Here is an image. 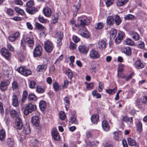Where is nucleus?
<instances>
[{"label":"nucleus","instance_id":"nucleus-1","mask_svg":"<svg viewBox=\"0 0 147 147\" xmlns=\"http://www.w3.org/2000/svg\"><path fill=\"white\" fill-rule=\"evenodd\" d=\"M90 23L89 19L84 16L79 18L78 23L75 25L79 29L80 34L85 38H88L90 36V34L85 28V25H88Z\"/></svg>","mask_w":147,"mask_h":147},{"label":"nucleus","instance_id":"nucleus-2","mask_svg":"<svg viewBox=\"0 0 147 147\" xmlns=\"http://www.w3.org/2000/svg\"><path fill=\"white\" fill-rule=\"evenodd\" d=\"M26 42L28 43L31 44H34V43L33 38L32 36L27 35L26 38ZM26 41L23 39L21 41L20 45L22 48L23 50L26 49Z\"/></svg>","mask_w":147,"mask_h":147},{"label":"nucleus","instance_id":"nucleus-3","mask_svg":"<svg viewBox=\"0 0 147 147\" xmlns=\"http://www.w3.org/2000/svg\"><path fill=\"white\" fill-rule=\"evenodd\" d=\"M36 109V107L35 105L32 104H29L27 105L26 107V109L24 111V114L28 115L30 113H31L33 111H35Z\"/></svg>","mask_w":147,"mask_h":147},{"label":"nucleus","instance_id":"nucleus-4","mask_svg":"<svg viewBox=\"0 0 147 147\" xmlns=\"http://www.w3.org/2000/svg\"><path fill=\"white\" fill-rule=\"evenodd\" d=\"M18 71L21 74L25 76H28L31 74V71L25 67H20L17 69Z\"/></svg>","mask_w":147,"mask_h":147},{"label":"nucleus","instance_id":"nucleus-5","mask_svg":"<svg viewBox=\"0 0 147 147\" xmlns=\"http://www.w3.org/2000/svg\"><path fill=\"white\" fill-rule=\"evenodd\" d=\"M45 49L47 52H51L54 48V45L51 40H48L44 42Z\"/></svg>","mask_w":147,"mask_h":147},{"label":"nucleus","instance_id":"nucleus-6","mask_svg":"<svg viewBox=\"0 0 147 147\" xmlns=\"http://www.w3.org/2000/svg\"><path fill=\"white\" fill-rule=\"evenodd\" d=\"M42 48L40 45L36 46L33 51V55L35 57H40L42 55Z\"/></svg>","mask_w":147,"mask_h":147},{"label":"nucleus","instance_id":"nucleus-7","mask_svg":"<svg viewBox=\"0 0 147 147\" xmlns=\"http://www.w3.org/2000/svg\"><path fill=\"white\" fill-rule=\"evenodd\" d=\"M10 83L9 80H7L2 81L0 84V89L2 91H5L7 88V86Z\"/></svg>","mask_w":147,"mask_h":147},{"label":"nucleus","instance_id":"nucleus-8","mask_svg":"<svg viewBox=\"0 0 147 147\" xmlns=\"http://www.w3.org/2000/svg\"><path fill=\"white\" fill-rule=\"evenodd\" d=\"M89 56L92 59H96L100 57V55L97 51L92 49L90 52Z\"/></svg>","mask_w":147,"mask_h":147},{"label":"nucleus","instance_id":"nucleus-9","mask_svg":"<svg viewBox=\"0 0 147 147\" xmlns=\"http://www.w3.org/2000/svg\"><path fill=\"white\" fill-rule=\"evenodd\" d=\"M19 35V32H17L10 35L8 38V40L11 42H14L17 39Z\"/></svg>","mask_w":147,"mask_h":147},{"label":"nucleus","instance_id":"nucleus-10","mask_svg":"<svg viewBox=\"0 0 147 147\" xmlns=\"http://www.w3.org/2000/svg\"><path fill=\"white\" fill-rule=\"evenodd\" d=\"M125 35L124 33L122 31L118 32L117 36L115 39V42L117 44L119 43L123 40Z\"/></svg>","mask_w":147,"mask_h":147},{"label":"nucleus","instance_id":"nucleus-11","mask_svg":"<svg viewBox=\"0 0 147 147\" xmlns=\"http://www.w3.org/2000/svg\"><path fill=\"white\" fill-rule=\"evenodd\" d=\"M1 53L5 58L7 59L11 56V53L6 49L3 48L1 51Z\"/></svg>","mask_w":147,"mask_h":147},{"label":"nucleus","instance_id":"nucleus-12","mask_svg":"<svg viewBox=\"0 0 147 147\" xmlns=\"http://www.w3.org/2000/svg\"><path fill=\"white\" fill-rule=\"evenodd\" d=\"M121 51L122 53L125 54L127 56L130 55L131 53V49L129 47H124L122 48Z\"/></svg>","mask_w":147,"mask_h":147},{"label":"nucleus","instance_id":"nucleus-13","mask_svg":"<svg viewBox=\"0 0 147 147\" xmlns=\"http://www.w3.org/2000/svg\"><path fill=\"white\" fill-rule=\"evenodd\" d=\"M47 68V65L46 64L40 65H38L36 68L37 72H44Z\"/></svg>","mask_w":147,"mask_h":147},{"label":"nucleus","instance_id":"nucleus-14","mask_svg":"<svg viewBox=\"0 0 147 147\" xmlns=\"http://www.w3.org/2000/svg\"><path fill=\"white\" fill-rule=\"evenodd\" d=\"M107 45V43L104 40H102L98 43L97 47L100 50L105 49Z\"/></svg>","mask_w":147,"mask_h":147},{"label":"nucleus","instance_id":"nucleus-15","mask_svg":"<svg viewBox=\"0 0 147 147\" xmlns=\"http://www.w3.org/2000/svg\"><path fill=\"white\" fill-rule=\"evenodd\" d=\"M12 105L15 107H17L19 105V102L16 95L14 94L13 95L12 98Z\"/></svg>","mask_w":147,"mask_h":147},{"label":"nucleus","instance_id":"nucleus-16","mask_svg":"<svg viewBox=\"0 0 147 147\" xmlns=\"http://www.w3.org/2000/svg\"><path fill=\"white\" fill-rule=\"evenodd\" d=\"M79 51L84 54L87 53L88 51V48L84 45H80L78 48Z\"/></svg>","mask_w":147,"mask_h":147},{"label":"nucleus","instance_id":"nucleus-17","mask_svg":"<svg viewBox=\"0 0 147 147\" xmlns=\"http://www.w3.org/2000/svg\"><path fill=\"white\" fill-rule=\"evenodd\" d=\"M31 122L35 126H37L39 125V117L37 116H34L32 118Z\"/></svg>","mask_w":147,"mask_h":147},{"label":"nucleus","instance_id":"nucleus-18","mask_svg":"<svg viewBox=\"0 0 147 147\" xmlns=\"http://www.w3.org/2000/svg\"><path fill=\"white\" fill-rule=\"evenodd\" d=\"M102 128L104 131H108L110 129L109 124L108 122L105 120H104L102 123Z\"/></svg>","mask_w":147,"mask_h":147},{"label":"nucleus","instance_id":"nucleus-19","mask_svg":"<svg viewBox=\"0 0 147 147\" xmlns=\"http://www.w3.org/2000/svg\"><path fill=\"white\" fill-rule=\"evenodd\" d=\"M43 11L44 14L46 17H49L51 15V9L48 7H46L44 8Z\"/></svg>","mask_w":147,"mask_h":147},{"label":"nucleus","instance_id":"nucleus-20","mask_svg":"<svg viewBox=\"0 0 147 147\" xmlns=\"http://www.w3.org/2000/svg\"><path fill=\"white\" fill-rule=\"evenodd\" d=\"M134 65L136 68L138 69H142L144 68V66L143 63L139 60L136 61Z\"/></svg>","mask_w":147,"mask_h":147},{"label":"nucleus","instance_id":"nucleus-21","mask_svg":"<svg viewBox=\"0 0 147 147\" xmlns=\"http://www.w3.org/2000/svg\"><path fill=\"white\" fill-rule=\"evenodd\" d=\"M51 134L53 138H59L58 132L55 128H53L52 129Z\"/></svg>","mask_w":147,"mask_h":147},{"label":"nucleus","instance_id":"nucleus-22","mask_svg":"<svg viewBox=\"0 0 147 147\" xmlns=\"http://www.w3.org/2000/svg\"><path fill=\"white\" fill-rule=\"evenodd\" d=\"M20 113L19 111H16L15 110H11L10 112V116L12 118H14V117H16L18 116L20 114Z\"/></svg>","mask_w":147,"mask_h":147},{"label":"nucleus","instance_id":"nucleus-23","mask_svg":"<svg viewBox=\"0 0 147 147\" xmlns=\"http://www.w3.org/2000/svg\"><path fill=\"white\" fill-rule=\"evenodd\" d=\"M56 36L57 38V43H60L63 38V33L60 31L59 32L56 33Z\"/></svg>","mask_w":147,"mask_h":147},{"label":"nucleus","instance_id":"nucleus-24","mask_svg":"<svg viewBox=\"0 0 147 147\" xmlns=\"http://www.w3.org/2000/svg\"><path fill=\"white\" fill-rule=\"evenodd\" d=\"M26 11L28 13L32 14L35 13L37 11V9L34 7L27 8L26 9Z\"/></svg>","mask_w":147,"mask_h":147},{"label":"nucleus","instance_id":"nucleus-25","mask_svg":"<svg viewBox=\"0 0 147 147\" xmlns=\"http://www.w3.org/2000/svg\"><path fill=\"white\" fill-rule=\"evenodd\" d=\"M123 44L133 46L134 44V42L131 39L127 38L123 41Z\"/></svg>","mask_w":147,"mask_h":147},{"label":"nucleus","instance_id":"nucleus-26","mask_svg":"<svg viewBox=\"0 0 147 147\" xmlns=\"http://www.w3.org/2000/svg\"><path fill=\"white\" fill-rule=\"evenodd\" d=\"M117 33V31L114 28L111 29L110 31V38L111 39H113L115 37Z\"/></svg>","mask_w":147,"mask_h":147},{"label":"nucleus","instance_id":"nucleus-27","mask_svg":"<svg viewBox=\"0 0 147 147\" xmlns=\"http://www.w3.org/2000/svg\"><path fill=\"white\" fill-rule=\"evenodd\" d=\"M39 106L40 110L44 111L46 109V104L45 102L43 100H41L39 103Z\"/></svg>","mask_w":147,"mask_h":147},{"label":"nucleus","instance_id":"nucleus-28","mask_svg":"<svg viewBox=\"0 0 147 147\" xmlns=\"http://www.w3.org/2000/svg\"><path fill=\"white\" fill-rule=\"evenodd\" d=\"M114 17L110 16L107 17V22L108 25H111L114 23Z\"/></svg>","mask_w":147,"mask_h":147},{"label":"nucleus","instance_id":"nucleus-29","mask_svg":"<svg viewBox=\"0 0 147 147\" xmlns=\"http://www.w3.org/2000/svg\"><path fill=\"white\" fill-rule=\"evenodd\" d=\"M129 0H118L117 2V6H122L126 4L128 2Z\"/></svg>","mask_w":147,"mask_h":147},{"label":"nucleus","instance_id":"nucleus-30","mask_svg":"<svg viewBox=\"0 0 147 147\" xmlns=\"http://www.w3.org/2000/svg\"><path fill=\"white\" fill-rule=\"evenodd\" d=\"M129 145L130 146H134L136 144V142L134 139L128 138Z\"/></svg>","mask_w":147,"mask_h":147},{"label":"nucleus","instance_id":"nucleus-31","mask_svg":"<svg viewBox=\"0 0 147 147\" xmlns=\"http://www.w3.org/2000/svg\"><path fill=\"white\" fill-rule=\"evenodd\" d=\"M136 125L137 127V130L138 132H141L142 130V123L138 121L136 123Z\"/></svg>","mask_w":147,"mask_h":147},{"label":"nucleus","instance_id":"nucleus-32","mask_svg":"<svg viewBox=\"0 0 147 147\" xmlns=\"http://www.w3.org/2000/svg\"><path fill=\"white\" fill-rule=\"evenodd\" d=\"M123 121L127 123H128L131 125H132L133 122L132 118L131 117L128 118L127 117L125 116L123 118Z\"/></svg>","mask_w":147,"mask_h":147},{"label":"nucleus","instance_id":"nucleus-33","mask_svg":"<svg viewBox=\"0 0 147 147\" xmlns=\"http://www.w3.org/2000/svg\"><path fill=\"white\" fill-rule=\"evenodd\" d=\"M131 35L133 38L136 40H137L140 39V36L138 34L135 32H131Z\"/></svg>","mask_w":147,"mask_h":147},{"label":"nucleus","instance_id":"nucleus-34","mask_svg":"<svg viewBox=\"0 0 147 147\" xmlns=\"http://www.w3.org/2000/svg\"><path fill=\"white\" fill-rule=\"evenodd\" d=\"M98 119V116L97 114L93 115L91 116V120L92 122L94 123L97 122Z\"/></svg>","mask_w":147,"mask_h":147},{"label":"nucleus","instance_id":"nucleus-35","mask_svg":"<svg viewBox=\"0 0 147 147\" xmlns=\"http://www.w3.org/2000/svg\"><path fill=\"white\" fill-rule=\"evenodd\" d=\"M69 121L71 123H74L75 124H77L78 123V121H76V117L75 115L70 116Z\"/></svg>","mask_w":147,"mask_h":147},{"label":"nucleus","instance_id":"nucleus-36","mask_svg":"<svg viewBox=\"0 0 147 147\" xmlns=\"http://www.w3.org/2000/svg\"><path fill=\"white\" fill-rule=\"evenodd\" d=\"M65 74L67 76L69 79H71L73 77V74L72 71L69 69L66 70L65 73Z\"/></svg>","mask_w":147,"mask_h":147},{"label":"nucleus","instance_id":"nucleus-37","mask_svg":"<svg viewBox=\"0 0 147 147\" xmlns=\"http://www.w3.org/2000/svg\"><path fill=\"white\" fill-rule=\"evenodd\" d=\"M30 132L31 131L29 127L27 125H26L24 127L23 132L25 134H29L30 133Z\"/></svg>","mask_w":147,"mask_h":147},{"label":"nucleus","instance_id":"nucleus-38","mask_svg":"<svg viewBox=\"0 0 147 147\" xmlns=\"http://www.w3.org/2000/svg\"><path fill=\"white\" fill-rule=\"evenodd\" d=\"M114 17V22H115L116 25H119L121 22L120 17L118 15H115Z\"/></svg>","mask_w":147,"mask_h":147},{"label":"nucleus","instance_id":"nucleus-39","mask_svg":"<svg viewBox=\"0 0 147 147\" xmlns=\"http://www.w3.org/2000/svg\"><path fill=\"white\" fill-rule=\"evenodd\" d=\"M36 27L38 30H45L46 28L45 27L42 26L40 24L36 22L35 24Z\"/></svg>","mask_w":147,"mask_h":147},{"label":"nucleus","instance_id":"nucleus-40","mask_svg":"<svg viewBox=\"0 0 147 147\" xmlns=\"http://www.w3.org/2000/svg\"><path fill=\"white\" fill-rule=\"evenodd\" d=\"M38 21L42 23H46L47 22H49V21L47 19H45L43 17L40 16H38Z\"/></svg>","mask_w":147,"mask_h":147},{"label":"nucleus","instance_id":"nucleus-41","mask_svg":"<svg viewBox=\"0 0 147 147\" xmlns=\"http://www.w3.org/2000/svg\"><path fill=\"white\" fill-rule=\"evenodd\" d=\"M12 87L13 90L18 89V85L16 81H14L12 83Z\"/></svg>","mask_w":147,"mask_h":147},{"label":"nucleus","instance_id":"nucleus-42","mask_svg":"<svg viewBox=\"0 0 147 147\" xmlns=\"http://www.w3.org/2000/svg\"><path fill=\"white\" fill-rule=\"evenodd\" d=\"M104 24L103 23L100 22L96 24L95 28L96 30H99L102 28Z\"/></svg>","mask_w":147,"mask_h":147},{"label":"nucleus","instance_id":"nucleus-43","mask_svg":"<svg viewBox=\"0 0 147 147\" xmlns=\"http://www.w3.org/2000/svg\"><path fill=\"white\" fill-rule=\"evenodd\" d=\"M7 143L9 146L12 147L14 145L13 139L12 138H8Z\"/></svg>","mask_w":147,"mask_h":147},{"label":"nucleus","instance_id":"nucleus-44","mask_svg":"<svg viewBox=\"0 0 147 147\" xmlns=\"http://www.w3.org/2000/svg\"><path fill=\"white\" fill-rule=\"evenodd\" d=\"M28 99L29 101L35 100H36L37 98L34 94H30L28 95Z\"/></svg>","mask_w":147,"mask_h":147},{"label":"nucleus","instance_id":"nucleus-45","mask_svg":"<svg viewBox=\"0 0 147 147\" xmlns=\"http://www.w3.org/2000/svg\"><path fill=\"white\" fill-rule=\"evenodd\" d=\"M116 90L117 88L115 87L114 89H109L107 90H106V91L109 94H113L115 93Z\"/></svg>","mask_w":147,"mask_h":147},{"label":"nucleus","instance_id":"nucleus-46","mask_svg":"<svg viewBox=\"0 0 147 147\" xmlns=\"http://www.w3.org/2000/svg\"><path fill=\"white\" fill-rule=\"evenodd\" d=\"M15 9L16 11L19 14L23 15L24 14V10L18 7H15Z\"/></svg>","mask_w":147,"mask_h":147},{"label":"nucleus","instance_id":"nucleus-47","mask_svg":"<svg viewBox=\"0 0 147 147\" xmlns=\"http://www.w3.org/2000/svg\"><path fill=\"white\" fill-rule=\"evenodd\" d=\"M34 5V3L33 0H30L28 1L26 3L27 8L33 7Z\"/></svg>","mask_w":147,"mask_h":147},{"label":"nucleus","instance_id":"nucleus-48","mask_svg":"<svg viewBox=\"0 0 147 147\" xmlns=\"http://www.w3.org/2000/svg\"><path fill=\"white\" fill-rule=\"evenodd\" d=\"M59 116L61 120H64L66 117V115L64 112L63 111H60L59 113Z\"/></svg>","mask_w":147,"mask_h":147},{"label":"nucleus","instance_id":"nucleus-49","mask_svg":"<svg viewBox=\"0 0 147 147\" xmlns=\"http://www.w3.org/2000/svg\"><path fill=\"white\" fill-rule=\"evenodd\" d=\"M125 18L126 20H131L134 19L135 16L131 14H128L126 15Z\"/></svg>","mask_w":147,"mask_h":147},{"label":"nucleus","instance_id":"nucleus-50","mask_svg":"<svg viewBox=\"0 0 147 147\" xmlns=\"http://www.w3.org/2000/svg\"><path fill=\"white\" fill-rule=\"evenodd\" d=\"M16 127L18 129H21L22 127L23 124L22 122L15 123Z\"/></svg>","mask_w":147,"mask_h":147},{"label":"nucleus","instance_id":"nucleus-51","mask_svg":"<svg viewBox=\"0 0 147 147\" xmlns=\"http://www.w3.org/2000/svg\"><path fill=\"white\" fill-rule=\"evenodd\" d=\"M104 88V86L103 84L101 82H100L98 83V90L99 92L102 91V90Z\"/></svg>","mask_w":147,"mask_h":147},{"label":"nucleus","instance_id":"nucleus-52","mask_svg":"<svg viewBox=\"0 0 147 147\" xmlns=\"http://www.w3.org/2000/svg\"><path fill=\"white\" fill-rule=\"evenodd\" d=\"M5 132L3 129H2L0 131V138H5Z\"/></svg>","mask_w":147,"mask_h":147},{"label":"nucleus","instance_id":"nucleus-53","mask_svg":"<svg viewBox=\"0 0 147 147\" xmlns=\"http://www.w3.org/2000/svg\"><path fill=\"white\" fill-rule=\"evenodd\" d=\"M28 96L27 92L26 91H24L22 95V102H24L26 98H27Z\"/></svg>","mask_w":147,"mask_h":147},{"label":"nucleus","instance_id":"nucleus-54","mask_svg":"<svg viewBox=\"0 0 147 147\" xmlns=\"http://www.w3.org/2000/svg\"><path fill=\"white\" fill-rule=\"evenodd\" d=\"M122 137L121 133H119L118 132L115 131L113 133V137L114 138H120Z\"/></svg>","mask_w":147,"mask_h":147},{"label":"nucleus","instance_id":"nucleus-55","mask_svg":"<svg viewBox=\"0 0 147 147\" xmlns=\"http://www.w3.org/2000/svg\"><path fill=\"white\" fill-rule=\"evenodd\" d=\"M65 105L68 106L70 105V101L69 100V98L67 96L65 97L64 99Z\"/></svg>","mask_w":147,"mask_h":147},{"label":"nucleus","instance_id":"nucleus-56","mask_svg":"<svg viewBox=\"0 0 147 147\" xmlns=\"http://www.w3.org/2000/svg\"><path fill=\"white\" fill-rule=\"evenodd\" d=\"M36 83L34 81H31L29 83V87L31 88H34L35 87Z\"/></svg>","mask_w":147,"mask_h":147},{"label":"nucleus","instance_id":"nucleus-57","mask_svg":"<svg viewBox=\"0 0 147 147\" xmlns=\"http://www.w3.org/2000/svg\"><path fill=\"white\" fill-rule=\"evenodd\" d=\"M14 10L12 9L9 8L7 10V14L10 16H13V12Z\"/></svg>","mask_w":147,"mask_h":147},{"label":"nucleus","instance_id":"nucleus-58","mask_svg":"<svg viewBox=\"0 0 147 147\" xmlns=\"http://www.w3.org/2000/svg\"><path fill=\"white\" fill-rule=\"evenodd\" d=\"M76 46L75 44L71 42H70L69 47L70 49L71 50H74L76 49Z\"/></svg>","mask_w":147,"mask_h":147},{"label":"nucleus","instance_id":"nucleus-59","mask_svg":"<svg viewBox=\"0 0 147 147\" xmlns=\"http://www.w3.org/2000/svg\"><path fill=\"white\" fill-rule=\"evenodd\" d=\"M141 102L146 104H147V96H145L141 98Z\"/></svg>","mask_w":147,"mask_h":147},{"label":"nucleus","instance_id":"nucleus-60","mask_svg":"<svg viewBox=\"0 0 147 147\" xmlns=\"http://www.w3.org/2000/svg\"><path fill=\"white\" fill-rule=\"evenodd\" d=\"M53 87L55 91H57L59 89V84L57 82H55L53 84Z\"/></svg>","mask_w":147,"mask_h":147},{"label":"nucleus","instance_id":"nucleus-61","mask_svg":"<svg viewBox=\"0 0 147 147\" xmlns=\"http://www.w3.org/2000/svg\"><path fill=\"white\" fill-rule=\"evenodd\" d=\"M36 91L38 92L42 93L44 91V89L41 88L40 86H37L36 88Z\"/></svg>","mask_w":147,"mask_h":147},{"label":"nucleus","instance_id":"nucleus-62","mask_svg":"<svg viewBox=\"0 0 147 147\" xmlns=\"http://www.w3.org/2000/svg\"><path fill=\"white\" fill-rule=\"evenodd\" d=\"M105 3L107 7H109L113 3V0H106Z\"/></svg>","mask_w":147,"mask_h":147},{"label":"nucleus","instance_id":"nucleus-63","mask_svg":"<svg viewBox=\"0 0 147 147\" xmlns=\"http://www.w3.org/2000/svg\"><path fill=\"white\" fill-rule=\"evenodd\" d=\"M72 38L74 42L76 43L78 42L80 40L79 38L75 35H73Z\"/></svg>","mask_w":147,"mask_h":147},{"label":"nucleus","instance_id":"nucleus-64","mask_svg":"<svg viewBox=\"0 0 147 147\" xmlns=\"http://www.w3.org/2000/svg\"><path fill=\"white\" fill-rule=\"evenodd\" d=\"M144 46L145 44L144 42L143 41H141L138 45V48L142 49L144 48Z\"/></svg>","mask_w":147,"mask_h":147}]
</instances>
